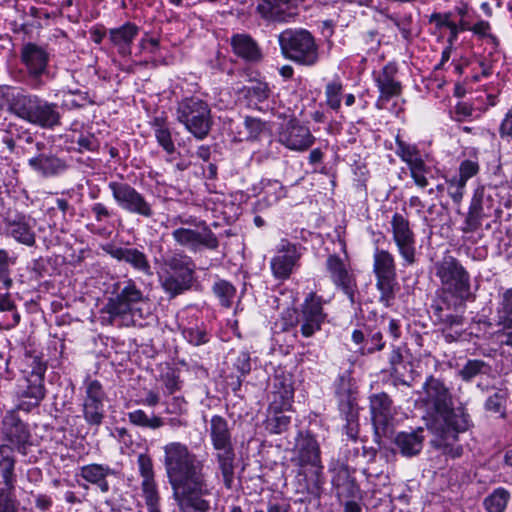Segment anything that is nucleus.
<instances>
[{"label": "nucleus", "mask_w": 512, "mask_h": 512, "mask_svg": "<svg viewBox=\"0 0 512 512\" xmlns=\"http://www.w3.org/2000/svg\"><path fill=\"white\" fill-rule=\"evenodd\" d=\"M440 286L435 293L431 309L435 322L441 326L446 341L458 340L463 332L464 317L450 313L473 297L471 276L461 262L452 255H445L433 266Z\"/></svg>", "instance_id": "1"}, {"label": "nucleus", "mask_w": 512, "mask_h": 512, "mask_svg": "<svg viewBox=\"0 0 512 512\" xmlns=\"http://www.w3.org/2000/svg\"><path fill=\"white\" fill-rule=\"evenodd\" d=\"M163 451V465L177 505L197 496L212 495L214 486L204 473V460L177 441L167 443Z\"/></svg>", "instance_id": "2"}, {"label": "nucleus", "mask_w": 512, "mask_h": 512, "mask_svg": "<svg viewBox=\"0 0 512 512\" xmlns=\"http://www.w3.org/2000/svg\"><path fill=\"white\" fill-rule=\"evenodd\" d=\"M421 403L431 416L428 424L433 434L448 437L452 434L468 430L470 417L463 408H453L452 396L445 384L437 378L430 376L422 386Z\"/></svg>", "instance_id": "3"}, {"label": "nucleus", "mask_w": 512, "mask_h": 512, "mask_svg": "<svg viewBox=\"0 0 512 512\" xmlns=\"http://www.w3.org/2000/svg\"><path fill=\"white\" fill-rule=\"evenodd\" d=\"M8 103L11 113L42 129L52 130L61 125L62 115L57 103L34 94L14 93L8 86L0 87V107Z\"/></svg>", "instance_id": "4"}, {"label": "nucleus", "mask_w": 512, "mask_h": 512, "mask_svg": "<svg viewBox=\"0 0 512 512\" xmlns=\"http://www.w3.org/2000/svg\"><path fill=\"white\" fill-rule=\"evenodd\" d=\"M47 366L37 355L25 354L21 364L22 378L17 382L14 399L17 411L30 412L45 398L44 378Z\"/></svg>", "instance_id": "5"}, {"label": "nucleus", "mask_w": 512, "mask_h": 512, "mask_svg": "<svg viewBox=\"0 0 512 512\" xmlns=\"http://www.w3.org/2000/svg\"><path fill=\"white\" fill-rule=\"evenodd\" d=\"M294 459L299 467V481H303L301 492L319 496L324 483L323 465L320 457V447L317 440L310 434H301L296 444Z\"/></svg>", "instance_id": "6"}, {"label": "nucleus", "mask_w": 512, "mask_h": 512, "mask_svg": "<svg viewBox=\"0 0 512 512\" xmlns=\"http://www.w3.org/2000/svg\"><path fill=\"white\" fill-rule=\"evenodd\" d=\"M208 431L224 486L231 489L235 475V451L228 422L222 416L214 415L210 419Z\"/></svg>", "instance_id": "7"}, {"label": "nucleus", "mask_w": 512, "mask_h": 512, "mask_svg": "<svg viewBox=\"0 0 512 512\" xmlns=\"http://www.w3.org/2000/svg\"><path fill=\"white\" fill-rule=\"evenodd\" d=\"M278 41L285 58L305 66L318 62V45L307 30L286 29L279 34Z\"/></svg>", "instance_id": "8"}, {"label": "nucleus", "mask_w": 512, "mask_h": 512, "mask_svg": "<svg viewBox=\"0 0 512 512\" xmlns=\"http://www.w3.org/2000/svg\"><path fill=\"white\" fill-rule=\"evenodd\" d=\"M176 119L198 140L208 136L213 123L209 104L198 97L182 99L177 105Z\"/></svg>", "instance_id": "9"}, {"label": "nucleus", "mask_w": 512, "mask_h": 512, "mask_svg": "<svg viewBox=\"0 0 512 512\" xmlns=\"http://www.w3.org/2000/svg\"><path fill=\"white\" fill-rule=\"evenodd\" d=\"M116 204L124 211L144 218H152L155 214L151 203L143 194L125 182L111 181L108 183Z\"/></svg>", "instance_id": "10"}, {"label": "nucleus", "mask_w": 512, "mask_h": 512, "mask_svg": "<svg viewBox=\"0 0 512 512\" xmlns=\"http://www.w3.org/2000/svg\"><path fill=\"white\" fill-rule=\"evenodd\" d=\"M304 251L305 248L301 244L281 239L276 246L275 255L270 260L273 277L280 281L287 280L298 268Z\"/></svg>", "instance_id": "11"}, {"label": "nucleus", "mask_w": 512, "mask_h": 512, "mask_svg": "<svg viewBox=\"0 0 512 512\" xmlns=\"http://www.w3.org/2000/svg\"><path fill=\"white\" fill-rule=\"evenodd\" d=\"M172 238L178 245L194 252L203 248L215 250L219 246L218 238L204 221L195 223L194 228L180 227L173 230Z\"/></svg>", "instance_id": "12"}, {"label": "nucleus", "mask_w": 512, "mask_h": 512, "mask_svg": "<svg viewBox=\"0 0 512 512\" xmlns=\"http://www.w3.org/2000/svg\"><path fill=\"white\" fill-rule=\"evenodd\" d=\"M145 301L143 292L138 288L132 279L124 282L123 287L119 288L118 293L108 299L103 311L109 314L111 320L116 317L132 315L135 306Z\"/></svg>", "instance_id": "13"}, {"label": "nucleus", "mask_w": 512, "mask_h": 512, "mask_svg": "<svg viewBox=\"0 0 512 512\" xmlns=\"http://www.w3.org/2000/svg\"><path fill=\"white\" fill-rule=\"evenodd\" d=\"M325 300L315 292H310L305 297L300 310L298 323L301 334L308 338L321 330L327 317L323 305Z\"/></svg>", "instance_id": "14"}, {"label": "nucleus", "mask_w": 512, "mask_h": 512, "mask_svg": "<svg viewBox=\"0 0 512 512\" xmlns=\"http://www.w3.org/2000/svg\"><path fill=\"white\" fill-rule=\"evenodd\" d=\"M393 241L404 264L413 265L416 261V238L407 218L395 213L391 219Z\"/></svg>", "instance_id": "15"}, {"label": "nucleus", "mask_w": 512, "mask_h": 512, "mask_svg": "<svg viewBox=\"0 0 512 512\" xmlns=\"http://www.w3.org/2000/svg\"><path fill=\"white\" fill-rule=\"evenodd\" d=\"M105 392L97 380L87 381L85 384V397L82 404L83 417L90 426H99L105 417Z\"/></svg>", "instance_id": "16"}, {"label": "nucleus", "mask_w": 512, "mask_h": 512, "mask_svg": "<svg viewBox=\"0 0 512 512\" xmlns=\"http://www.w3.org/2000/svg\"><path fill=\"white\" fill-rule=\"evenodd\" d=\"M2 422L5 439L20 454L26 455L28 447L32 445L28 426L19 418L16 410L7 411Z\"/></svg>", "instance_id": "17"}, {"label": "nucleus", "mask_w": 512, "mask_h": 512, "mask_svg": "<svg viewBox=\"0 0 512 512\" xmlns=\"http://www.w3.org/2000/svg\"><path fill=\"white\" fill-rule=\"evenodd\" d=\"M278 141L291 151L304 152L314 144L315 137L307 126L293 119L282 127Z\"/></svg>", "instance_id": "18"}, {"label": "nucleus", "mask_w": 512, "mask_h": 512, "mask_svg": "<svg viewBox=\"0 0 512 512\" xmlns=\"http://www.w3.org/2000/svg\"><path fill=\"white\" fill-rule=\"evenodd\" d=\"M325 266L333 284L340 288L353 303L356 284L349 265L339 256L332 254L328 256Z\"/></svg>", "instance_id": "19"}, {"label": "nucleus", "mask_w": 512, "mask_h": 512, "mask_svg": "<svg viewBox=\"0 0 512 512\" xmlns=\"http://www.w3.org/2000/svg\"><path fill=\"white\" fill-rule=\"evenodd\" d=\"M294 388L289 375H277L274 378L272 391L269 395V413H282L292 407Z\"/></svg>", "instance_id": "20"}, {"label": "nucleus", "mask_w": 512, "mask_h": 512, "mask_svg": "<svg viewBox=\"0 0 512 512\" xmlns=\"http://www.w3.org/2000/svg\"><path fill=\"white\" fill-rule=\"evenodd\" d=\"M103 251L109 254L117 261H123L129 264L133 269L145 274L151 275V265L144 252L137 248L119 247L114 244H106Z\"/></svg>", "instance_id": "21"}, {"label": "nucleus", "mask_w": 512, "mask_h": 512, "mask_svg": "<svg viewBox=\"0 0 512 512\" xmlns=\"http://www.w3.org/2000/svg\"><path fill=\"white\" fill-rule=\"evenodd\" d=\"M397 66L394 63H387L379 71L373 73V78L379 89L380 101H388L392 97L398 96L401 93V84L396 80Z\"/></svg>", "instance_id": "22"}, {"label": "nucleus", "mask_w": 512, "mask_h": 512, "mask_svg": "<svg viewBox=\"0 0 512 512\" xmlns=\"http://www.w3.org/2000/svg\"><path fill=\"white\" fill-rule=\"evenodd\" d=\"M140 28L135 23L127 21L119 27L108 30V39L118 54L126 57L131 54V46L139 35Z\"/></svg>", "instance_id": "23"}, {"label": "nucleus", "mask_w": 512, "mask_h": 512, "mask_svg": "<svg viewBox=\"0 0 512 512\" xmlns=\"http://www.w3.org/2000/svg\"><path fill=\"white\" fill-rule=\"evenodd\" d=\"M116 475L117 472L106 464L91 463L79 468V476L86 482L96 485L102 493L110 490L107 478Z\"/></svg>", "instance_id": "24"}, {"label": "nucleus", "mask_w": 512, "mask_h": 512, "mask_svg": "<svg viewBox=\"0 0 512 512\" xmlns=\"http://www.w3.org/2000/svg\"><path fill=\"white\" fill-rule=\"evenodd\" d=\"M257 10L263 18L278 22H288L296 15V5L283 0H263Z\"/></svg>", "instance_id": "25"}, {"label": "nucleus", "mask_w": 512, "mask_h": 512, "mask_svg": "<svg viewBox=\"0 0 512 512\" xmlns=\"http://www.w3.org/2000/svg\"><path fill=\"white\" fill-rule=\"evenodd\" d=\"M372 422L377 431H385L392 419V401L385 393L374 394L370 397Z\"/></svg>", "instance_id": "26"}, {"label": "nucleus", "mask_w": 512, "mask_h": 512, "mask_svg": "<svg viewBox=\"0 0 512 512\" xmlns=\"http://www.w3.org/2000/svg\"><path fill=\"white\" fill-rule=\"evenodd\" d=\"M21 57L31 76L39 77L45 72L49 55L44 48L28 43L22 48Z\"/></svg>", "instance_id": "27"}, {"label": "nucleus", "mask_w": 512, "mask_h": 512, "mask_svg": "<svg viewBox=\"0 0 512 512\" xmlns=\"http://www.w3.org/2000/svg\"><path fill=\"white\" fill-rule=\"evenodd\" d=\"M423 429L419 428L410 432H399L395 437V445L405 457H411L420 453L423 447Z\"/></svg>", "instance_id": "28"}, {"label": "nucleus", "mask_w": 512, "mask_h": 512, "mask_svg": "<svg viewBox=\"0 0 512 512\" xmlns=\"http://www.w3.org/2000/svg\"><path fill=\"white\" fill-rule=\"evenodd\" d=\"M29 166L44 177H51L66 169L65 163L52 155L39 154L28 160Z\"/></svg>", "instance_id": "29"}, {"label": "nucleus", "mask_w": 512, "mask_h": 512, "mask_svg": "<svg viewBox=\"0 0 512 512\" xmlns=\"http://www.w3.org/2000/svg\"><path fill=\"white\" fill-rule=\"evenodd\" d=\"M7 233L19 243L32 246L35 243V233L30 220L19 216L7 223Z\"/></svg>", "instance_id": "30"}, {"label": "nucleus", "mask_w": 512, "mask_h": 512, "mask_svg": "<svg viewBox=\"0 0 512 512\" xmlns=\"http://www.w3.org/2000/svg\"><path fill=\"white\" fill-rule=\"evenodd\" d=\"M233 51L248 61H257L261 53L257 43L247 34H236L231 38Z\"/></svg>", "instance_id": "31"}, {"label": "nucleus", "mask_w": 512, "mask_h": 512, "mask_svg": "<svg viewBox=\"0 0 512 512\" xmlns=\"http://www.w3.org/2000/svg\"><path fill=\"white\" fill-rule=\"evenodd\" d=\"M373 272L376 278L397 277L393 254L376 248L373 254Z\"/></svg>", "instance_id": "32"}, {"label": "nucleus", "mask_w": 512, "mask_h": 512, "mask_svg": "<svg viewBox=\"0 0 512 512\" xmlns=\"http://www.w3.org/2000/svg\"><path fill=\"white\" fill-rule=\"evenodd\" d=\"M194 277H185L175 273L163 272L160 275L162 288L171 297H175L188 290L193 282Z\"/></svg>", "instance_id": "33"}, {"label": "nucleus", "mask_w": 512, "mask_h": 512, "mask_svg": "<svg viewBox=\"0 0 512 512\" xmlns=\"http://www.w3.org/2000/svg\"><path fill=\"white\" fill-rule=\"evenodd\" d=\"M483 207L482 195L475 193L472 198L467 216L462 227L464 233H472L477 231L482 225Z\"/></svg>", "instance_id": "34"}, {"label": "nucleus", "mask_w": 512, "mask_h": 512, "mask_svg": "<svg viewBox=\"0 0 512 512\" xmlns=\"http://www.w3.org/2000/svg\"><path fill=\"white\" fill-rule=\"evenodd\" d=\"M151 126L159 146H161L167 154H173L175 152V145L167 122L163 118L156 117L152 121Z\"/></svg>", "instance_id": "35"}, {"label": "nucleus", "mask_w": 512, "mask_h": 512, "mask_svg": "<svg viewBox=\"0 0 512 512\" xmlns=\"http://www.w3.org/2000/svg\"><path fill=\"white\" fill-rule=\"evenodd\" d=\"M168 268L165 272L179 274L185 277H194V264L190 257L176 254L165 262Z\"/></svg>", "instance_id": "36"}, {"label": "nucleus", "mask_w": 512, "mask_h": 512, "mask_svg": "<svg viewBox=\"0 0 512 512\" xmlns=\"http://www.w3.org/2000/svg\"><path fill=\"white\" fill-rule=\"evenodd\" d=\"M60 93L62 94L61 107L66 110L83 108L93 103L86 92L78 89L62 90Z\"/></svg>", "instance_id": "37"}, {"label": "nucleus", "mask_w": 512, "mask_h": 512, "mask_svg": "<svg viewBox=\"0 0 512 512\" xmlns=\"http://www.w3.org/2000/svg\"><path fill=\"white\" fill-rule=\"evenodd\" d=\"M127 416L131 424L142 428L156 430L164 425V420L161 417L155 414L148 415L142 409L129 412Z\"/></svg>", "instance_id": "38"}, {"label": "nucleus", "mask_w": 512, "mask_h": 512, "mask_svg": "<svg viewBox=\"0 0 512 512\" xmlns=\"http://www.w3.org/2000/svg\"><path fill=\"white\" fill-rule=\"evenodd\" d=\"M510 499V493L505 488H497L483 502L487 512H504Z\"/></svg>", "instance_id": "39"}, {"label": "nucleus", "mask_w": 512, "mask_h": 512, "mask_svg": "<svg viewBox=\"0 0 512 512\" xmlns=\"http://www.w3.org/2000/svg\"><path fill=\"white\" fill-rule=\"evenodd\" d=\"M396 277L376 278V288L380 293L379 302L390 307L395 299Z\"/></svg>", "instance_id": "40"}, {"label": "nucleus", "mask_w": 512, "mask_h": 512, "mask_svg": "<svg viewBox=\"0 0 512 512\" xmlns=\"http://www.w3.org/2000/svg\"><path fill=\"white\" fill-rule=\"evenodd\" d=\"M407 165L415 184L420 188H425L428 185V179L426 178L428 168L425 165L420 153L415 155L409 162H407Z\"/></svg>", "instance_id": "41"}, {"label": "nucleus", "mask_w": 512, "mask_h": 512, "mask_svg": "<svg viewBox=\"0 0 512 512\" xmlns=\"http://www.w3.org/2000/svg\"><path fill=\"white\" fill-rule=\"evenodd\" d=\"M342 93L343 84L339 79L332 80L325 86L326 104L335 112L341 108Z\"/></svg>", "instance_id": "42"}, {"label": "nucleus", "mask_w": 512, "mask_h": 512, "mask_svg": "<svg viewBox=\"0 0 512 512\" xmlns=\"http://www.w3.org/2000/svg\"><path fill=\"white\" fill-rule=\"evenodd\" d=\"M496 313L498 323L512 321V288L499 294Z\"/></svg>", "instance_id": "43"}, {"label": "nucleus", "mask_w": 512, "mask_h": 512, "mask_svg": "<svg viewBox=\"0 0 512 512\" xmlns=\"http://www.w3.org/2000/svg\"><path fill=\"white\" fill-rule=\"evenodd\" d=\"M270 89L267 83L255 82L245 88V96L249 101L250 106H256L268 99Z\"/></svg>", "instance_id": "44"}, {"label": "nucleus", "mask_w": 512, "mask_h": 512, "mask_svg": "<svg viewBox=\"0 0 512 512\" xmlns=\"http://www.w3.org/2000/svg\"><path fill=\"white\" fill-rule=\"evenodd\" d=\"M210 495L197 496L178 504L180 512H208L211 508Z\"/></svg>", "instance_id": "45"}, {"label": "nucleus", "mask_w": 512, "mask_h": 512, "mask_svg": "<svg viewBox=\"0 0 512 512\" xmlns=\"http://www.w3.org/2000/svg\"><path fill=\"white\" fill-rule=\"evenodd\" d=\"M213 291L224 307H230L235 296L234 286L226 280H219L213 285Z\"/></svg>", "instance_id": "46"}, {"label": "nucleus", "mask_w": 512, "mask_h": 512, "mask_svg": "<svg viewBox=\"0 0 512 512\" xmlns=\"http://www.w3.org/2000/svg\"><path fill=\"white\" fill-rule=\"evenodd\" d=\"M291 417L282 413H269L267 429L274 434L286 431L290 425Z\"/></svg>", "instance_id": "47"}, {"label": "nucleus", "mask_w": 512, "mask_h": 512, "mask_svg": "<svg viewBox=\"0 0 512 512\" xmlns=\"http://www.w3.org/2000/svg\"><path fill=\"white\" fill-rule=\"evenodd\" d=\"M480 166L478 161L466 159L463 160L459 165V174L454 176L456 179L461 180L467 184V181L479 173Z\"/></svg>", "instance_id": "48"}, {"label": "nucleus", "mask_w": 512, "mask_h": 512, "mask_svg": "<svg viewBox=\"0 0 512 512\" xmlns=\"http://www.w3.org/2000/svg\"><path fill=\"white\" fill-rule=\"evenodd\" d=\"M457 434H455V437H457ZM439 440L437 441V446L442 449L443 453L445 455L450 456L451 458H458L462 455L463 449L460 445L452 446L450 445L449 441H456L457 438H453L452 434H449L448 437H441L439 435H436Z\"/></svg>", "instance_id": "49"}, {"label": "nucleus", "mask_w": 512, "mask_h": 512, "mask_svg": "<svg viewBox=\"0 0 512 512\" xmlns=\"http://www.w3.org/2000/svg\"><path fill=\"white\" fill-rule=\"evenodd\" d=\"M484 366L485 363L481 360H469L460 371L461 378L464 381H470L482 371Z\"/></svg>", "instance_id": "50"}, {"label": "nucleus", "mask_w": 512, "mask_h": 512, "mask_svg": "<svg viewBox=\"0 0 512 512\" xmlns=\"http://www.w3.org/2000/svg\"><path fill=\"white\" fill-rule=\"evenodd\" d=\"M162 381L165 386L167 394H170V395L179 391L182 387L180 377H179L178 373H176L174 370L167 371L162 376Z\"/></svg>", "instance_id": "51"}, {"label": "nucleus", "mask_w": 512, "mask_h": 512, "mask_svg": "<svg viewBox=\"0 0 512 512\" xmlns=\"http://www.w3.org/2000/svg\"><path fill=\"white\" fill-rule=\"evenodd\" d=\"M471 28V21H467L465 19H459L458 22H454L451 20L450 26H449V36L447 39L448 44H454L457 39L458 35L461 32L464 31H470Z\"/></svg>", "instance_id": "52"}, {"label": "nucleus", "mask_w": 512, "mask_h": 512, "mask_svg": "<svg viewBox=\"0 0 512 512\" xmlns=\"http://www.w3.org/2000/svg\"><path fill=\"white\" fill-rule=\"evenodd\" d=\"M447 184L449 196L455 203H460L465 193L466 184L461 180L456 179L455 177L449 179Z\"/></svg>", "instance_id": "53"}, {"label": "nucleus", "mask_w": 512, "mask_h": 512, "mask_svg": "<svg viewBox=\"0 0 512 512\" xmlns=\"http://www.w3.org/2000/svg\"><path fill=\"white\" fill-rule=\"evenodd\" d=\"M91 212L98 223H106L113 217V210L102 202H96L91 205Z\"/></svg>", "instance_id": "54"}, {"label": "nucleus", "mask_w": 512, "mask_h": 512, "mask_svg": "<svg viewBox=\"0 0 512 512\" xmlns=\"http://www.w3.org/2000/svg\"><path fill=\"white\" fill-rule=\"evenodd\" d=\"M140 475L143 480H154L153 463L150 456L140 454L137 459Z\"/></svg>", "instance_id": "55"}, {"label": "nucleus", "mask_w": 512, "mask_h": 512, "mask_svg": "<svg viewBox=\"0 0 512 512\" xmlns=\"http://www.w3.org/2000/svg\"><path fill=\"white\" fill-rule=\"evenodd\" d=\"M396 148L397 155L406 163L419 153L414 145L407 144L399 138L396 139Z\"/></svg>", "instance_id": "56"}, {"label": "nucleus", "mask_w": 512, "mask_h": 512, "mask_svg": "<svg viewBox=\"0 0 512 512\" xmlns=\"http://www.w3.org/2000/svg\"><path fill=\"white\" fill-rule=\"evenodd\" d=\"M141 485L146 504L153 505V503L159 502V494L154 480H143Z\"/></svg>", "instance_id": "57"}, {"label": "nucleus", "mask_w": 512, "mask_h": 512, "mask_svg": "<svg viewBox=\"0 0 512 512\" xmlns=\"http://www.w3.org/2000/svg\"><path fill=\"white\" fill-rule=\"evenodd\" d=\"M470 31L479 38H489L494 42L496 41V37L491 33V26L488 21L479 20L474 24L471 22Z\"/></svg>", "instance_id": "58"}, {"label": "nucleus", "mask_w": 512, "mask_h": 512, "mask_svg": "<svg viewBox=\"0 0 512 512\" xmlns=\"http://www.w3.org/2000/svg\"><path fill=\"white\" fill-rule=\"evenodd\" d=\"M506 401V392L502 390H498L493 395H491L485 403V407L487 410L492 412L501 411Z\"/></svg>", "instance_id": "59"}, {"label": "nucleus", "mask_w": 512, "mask_h": 512, "mask_svg": "<svg viewBox=\"0 0 512 512\" xmlns=\"http://www.w3.org/2000/svg\"><path fill=\"white\" fill-rule=\"evenodd\" d=\"M184 337L193 345L199 346L208 341L205 331L199 328H186L183 330Z\"/></svg>", "instance_id": "60"}, {"label": "nucleus", "mask_w": 512, "mask_h": 512, "mask_svg": "<svg viewBox=\"0 0 512 512\" xmlns=\"http://www.w3.org/2000/svg\"><path fill=\"white\" fill-rule=\"evenodd\" d=\"M9 264L10 261L7 252L0 250V282H2L6 288L12 283V280L8 277Z\"/></svg>", "instance_id": "61"}, {"label": "nucleus", "mask_w": 512, "mask_h": 512, "mask_svg": "<svg viewBox=\"0 0 512 512\" xmlns=\"http://www.w3.org/2000/svg\"><path fill=\"white\" fill-rule=\"evenodd\" d=\"M363 43L367 52H375L380 46L381 38L376 31H369L363 35Z\"/></svg>", "instance_id": "62"}, {"label": "nucleus", "mask_w": 512, "mask_h": 512, "mask_svg": "<svg viewBox=\"0 0 512 512\" xmlns=\"http://www.w3.org/2000/svg\"><path fill=\"white\" fill-rule=\"evenodd\" d=\"M498 325L502 327L498 334L501 344L512 347V321L498 323Z\"/></svg>", "instance_id": "63"}, {"label": "nucleus", "mask_w": 512, "mask_h": 512, "mask_svg": "<svg viewBox=\"0 0 512 512\" xmlns=\"http://www.w3.org/2000/svg\"><path fill=\"white\" fill-rule=\"evenodd\" d=\"M499 134L502 139L507 140L508 142L512 141V116L505 114L504 119L502 120L499 127Z\"/></svg>", "instance_id": "64"}]
</instances>
